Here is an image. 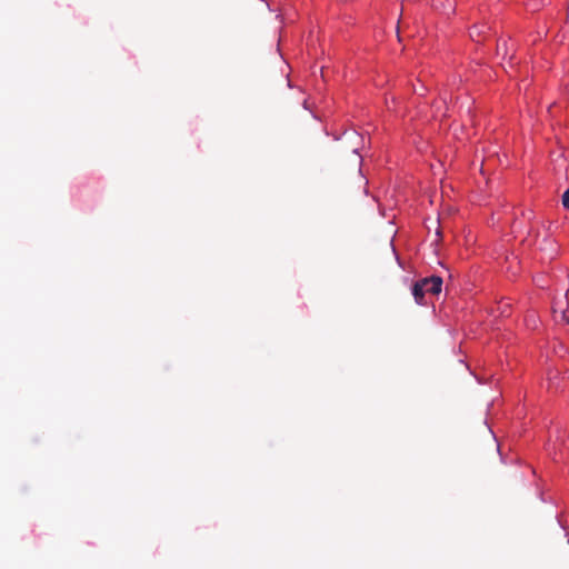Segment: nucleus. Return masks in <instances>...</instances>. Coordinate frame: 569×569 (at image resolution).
Returning a JSON list of instances; mask_svg holds the SVG:
<instances>
[{
    "label": "nucleus",
    "instance_id": "1",
    "mask_svg": "<svg viewBox=\"0 0 569 569\" xmlns=\"http://www.w3.org/2000/svg\"><path fill=\"white\" fill-rule=\"evenodd\" d=\"M442 279L438 276L425 278L412 286V296L417 303L421 305L426 292L438 295L441 292Z\"/></svg>",
    "mask_w": 569,
    "mask_h": 569
},
{
    "label": "nucleus",
    "instance_id": "2",
    "mask_svg": "<svg viewBox=\"0 0 569 569\" xmlns=\"http://www.w3.org/2000/svg\"><path fill=\"white\" fill-rule=\"evenodd\" d=\"M562 206L569 210V188L562 194Z\"/></svg>",
    "mask_w": 569,
    "mask_h": 569
},
{
    "label": "nucleus",
    "instance_id": "3",
    "mask_svg": "<svg viewBox=\"0 0 569 569\" xmlns=\"http://www.w3.org/2000/svg\"><path fill=\"white\" fill-rule=\"evenodd\" d=\"M497 50H498V52L502 51L503 54H507V52H508L507 41L503 40V41L499 42L497 46Z\"/></svg>",
    "mask_w": 569,
    "mask_h": 569
}]
</instances>
